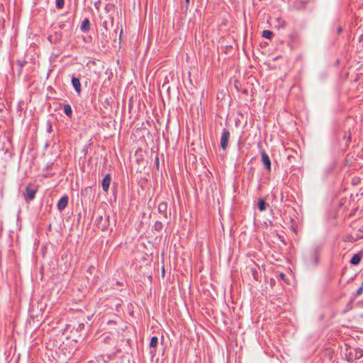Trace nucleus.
I'll list each match as a JSON object with an SVG mask.
<instances>
[{
  "label": "nucleus",
  "mask_w": 363,
  "mask_h": 363,
  "mask_svg": "<svg viewBox=\"0 0 363 363\" xmlns=\"http://www.w3.org/2000/svg\"><path fill=\"white\" fill-rule=\"evenodd\" d=\"M362 291H363V284L362 285V286H360L357 290V292H356L357 296H360L362 294Z\"/></svg>",
  "instance_id": "23"
},
{
  "label": "nucleus",
  "mask_w": 363,
  "mask_h": 363,
  "mask_svg": "<svg viewBox=\"0 0 363 363\" xmlns=\"http://www.w3.org/2000/svg\"><path fill=\"white\" fill-rule=\"evenodd\" d=\"M60 33H63L67 36H70L72 33L73 22L69 20L60 21L58 23Z\"/></svg>",
  "instance_id": "1"
},
{
  "label": "nucleus",
  "mask_w": 363,
  "mask_h": 363,
  "mask_svg": "<svg viewBox=\"0 0 363 363\" xmlns=\"http://www.w3.org/2000/svg\"><path fill=\"white\" fill-rule=\"evenodd\" d=\"M280 277H281V279H284V274H280Z\"/></svg>",
  "instance_id": "27"
},
{
  "label": "nucleus",
  "mask_w": 363,
  "mask_h": 363,
  "mask_svg": "<svg viewBox=\"0 0 363 363\" xmlns=\"http://www.w3.org/2000/svg\"><path fill=\"white\" fill-rule=\"evenodd\" d=\"M262 162L266 169L269 172L271 171V160L266 152L262 151L261 153Z\"/></svg>",
  "instance_id": "6"
},
{
  "label": "nucleus",
  "mask_w": 363,
  "mask_h": 363,
  "mask_svg": "<svg viewBox=\"0 0 363 363\" xmlns=\"http://www.w3.org/2000/svg\"><path fill=\"white\" fill-rule=\"evenodd\" d=\"M313 256L315 258V263L317 264L318 263V252L316 250L314 251Z\"/></svg>",
  "instance_id": "24"
},
{
  "label": "nucleus",
  "mask_w": 363,
  "mask_h": 363,
  "mask_svg": "<svg viewBox=\"0 0 363 363\" xmlns=\"http://www.w3.org/2000/svg\"><path fill=\"white\" fill-rule=\"evenodd\" d=\"M363 356V350L360 348H354L346 354V359L348 362H351L356 359L362 358Z\"/></svg>",
  "instance_id": "3"
},
{
  "label": "nucleus",
  "mask_w": 363,
  "mask_h": 363,
  "mask_svg": "<svg viewBox=\"0 0 363 363\" xmlns=\"http://www.w3.org/2000/svg\"><path fill=\"white\" fill-rule=\"evenodd\" d=\"M25 63H26L25 62L21 61L20 60L16 61V69L17 71L18 76H21Z\"/></svg>",
  "instance_id": "11"
},
{
  "label": "nucleus",
  "mask_w": 363,
  "mask_h": 363,
  "mask_svg": "<svg viewBox=\"0 0 363 363\" xmlns=\"http://www.w3.org/2000/svg\"><path fill=\"white\" fill-rule=\"evenodd\" d=\"M72 84L73 87L74 88L75 91H77V93L78 94H80V93L82 91V89H81V83H80L79 79L73 76L72 77Z\"/></svg>",
  "instance_id": "9"
},
{
  "label": "nucleus",
  "mask_w": 363,
  "mask_h": 363,
  "mask_svg": "<svg viewBox=\"0 0 363 363\" xmlns=\"http://www.w3.org/2000/svg\"><path fill=\"white\" fill-rule=\"evenodd\" d=\"M95 224L97 228L100 229L101 230H106L110 225L109 216L105 215V216H98L96 219Z\"/></svg>",
  "instance_id": "2"
},
{
  "label": "nucleus",
  "mask_w": 363,
  "mask_h": 363,
  "mask_svg": "<svg viewBox=\"0 0 363 363\" xmlns=\"http://www.w3.org/2000/svg\"><path fill=\"white\" fill-rule=\"evenodd\" d=\"M361 238H363V228L359 229V233L356 235L354 240H356Z\"/></svg>",
  "instance_id": "22"
},
{
  "label": "nucleus",
  "mask_w": 363,
  "mask_h": 363,
  "mask_svg": "<svg viewBox=\"0 0 363 363\" xmlns=\"http://www.w3.org/2000/svg\"><path fill=\"white\" fill-rule=\"evenodd\" d=\"M158 344V338L156 336H153L151 337L150 347H156Z\"/></svg>",
  "instance_id": "19"
},
{
  "label": "nucleus",
  "mask_w": 363,
  "mask_h": 363,
  "mask_svg": "<svg viewBox=\"0 0 363 363\" xmlns=\"http://www.w3.org/2000/svg\"><path fill=\"white\" fill-rule=\"evenodd\" d=\"M230 137V131L226 128L223 129L221 137H220V147L223 150H225L228 147Z\"/></svg>",
  "instance_id": "4"
},
{
  "label": "nucleus",
  "mask_w": 363,
  "mask_h": 363,
  "mask_svg": "<svg viewBox=\"0 0 363 363\" xmlns=\"http://www.w3.org/2000/svg\"><path fill=\"white\" fill-rule=\"evenodd\" d=\"M30 185H28L26 188V191L24 193L25 199L26 201H32L35 199L37 190L33 188H30Z\"/></svg>",
  "instance_id": "5"
},
{
  "label": "nucleus",
  "mask_w": 363,
  "mask_h": 363,
  "mask_svg": "<svg viewBox=\"0 0 363 363\" xmlns=\"http://www.w3.org/2000/svg\"><path fill=\"white\" fill-rule=\"evenodd\" d=\"M190 0H185V2L186 4V7H188V5L189 4Z\"/></svg>",
  "instance_id": "26"
},
{
  "label": "nucleus",
  "mask_w": 363,
  "mask_h": 363,
  "mask_svg": "<svg viewBox=\"0 0 363 363\" xmlns=\"http://www.w3.org/2000/svg\"><path fill=\"white\" fill-rule=\"evenodd\" d=\"M342 31V28L341 26H338L337 29V34H340Z\"/></svg>",
  "instance_id": "25"
},
{
  "label": "nucleus",
  "mask_w": 363,
  "mask_h": 363,
  "mask_svg": "<svg viewBox=\"0 0 363 363\" xmlns=\"http://www.w3.org/2000/svg\"><path fill=\"white\" fill-rule=\"evenodd\" d=\"M167 203L166 202H161L158 205V211L163 215L164 218H167Z\"/></svg>",
  "instance_id": "10"
},
{
  "label": "nucleus",
  "mask_w": 363,
  "mask_h": 363,
  "mask_svg": "<svg viewBox=\"0 0 363 363\" xmlns=\"http://www.w3.org/2000/svg\"><path fill=\"white\" fill-rule=\"evenodd\" d=\"M250 273L252 275L253 278L257 281L258 280V270L257 268L251 267L250 269Z\"/></svg>",
  "instance_id": "18"
},
{
  "label": "nucleus",
  "mask_w": 363,
  "mask_h": 363,
  "mask_svg": "<svg viewBox=\"0 0 363 363\" xmlns=\"http://www.w3.org/2000/svg\"><path fill=\"white\" fill-rule=\"evenodd\" d=\"M361 259H362V256L360 255L355 254L352 257L350 262L352 265H357L360 262Z\"/></svg>",
  "instance_id": "14"
},
{
  "label": "nucleus",
  "mask_w": 363,
  "mask_h": 363,
  "mask_svg": "<svg viewBox=\"0 0 363 363\" xmlns=\"http://www.w3.org/2000/svg\"><path fill=\"white\" fill-rule=\"evenodd\" d=\"M65 5V0H56V8L62 9Z\"/></svg>",
  "instance_id": "21"
},
{
  "label": "nucleus",
  "mask_w": 363,
  "mask_h": 363,
  "mask_svg": "<svg viewBox=\"0 0 363 363\" xmlns=\"http://www.w3.org/2000/svg\"><path fill=\"white\" fill-rule=\"evenodd\" d=\"M64 113L65 115L69 118L72 116V107L69 104L64 105Z\"/></svg>",
  "instance_id": "16"
},
{
  "label": "nucleus",
  "mask_w": 363,
  "mask_h": 363,
  "mask_svg": "<svg viewBox=\"0 0 363 363\" xmlns=\"http://www.w3.org/2000/svg\"><path fill=\"white\" fill-rule=\"evenodd\" d=\"M267 206H269L268 203H267L263 199H259L258 201L257 207L260 211H264Z\"/></svg>",
  "instance_id": "15"
},
{
  "label": "nucleus",
  "mask_w": 363,
  "mask_h": 363,
  "mask_svg": "<svg viewBox=\"0 0 363 363\" xmlns=\"http://www.w3.org/2000/svg\"><path fill=\"white\" fill-rule=\"evenodd\" d=\"M273 35H274V34L271 30H264L262 31V36L265 38L271 39L273 37Z\"/></svg>",
  "instance_id": "17"
},
{
  "label": "nucleus",
  "mask_w": 363,
  "mask_h": 363,
  "mask_svg": "<svg viewBox=\"0 0 363 363\" xmlns=\"http://www.w3.org/2000/svg\"><path fill=\"white\" fill-rule=\"evenodd\" d=\"M117 284H118V285H121V282H119V281H117Z\"/></svg>",
  "instance_id": "28"
},
{
  "label": "nucleus",
  "mask_w": 363,
  "mask_h": 363,
  "mask_svg": "<svg viewBox=\"0 0 363 363\" xmlns=\"http://www.w3.org/2000/svg\"><path fill=\"white\" fill-rule=\"evenodd\" d=\"M111 181V177L110 174H107L102 180V182H101L102 188H103V190L106 193L108 191Z\"/></svg>",
  "instance_id": "8"
},
{
  "label": "nucleus",
  "mask_w": 363,
  "mask_h": 363,
  "mask_svg": "<svg viewBox=\"0 0 363 363\" xmlns=\"http://www.w3.org/2000/svg\"><path fill=\"white\" fill-rule=\"evenodd\" d=\"M90 29V22L88 18H85L81 25V30L84 32H86Z\"/></svg>",
  "instance_id": "13"
},
{
  "label": "nucleus",
  "mask_w": 363,
  "mask_h": 363,
  "mask_svg": "<svg viewBox=\"0 0 363 363\" xmlns=\"http://www.w3.org/2000/svg\"><path fill=\"white\" fill-rule=\"evenodd\" d=\"M62 37V33L55 32V36L50 35L48 39L50 42L57 43L61 40Z\"/></svg>",
  "instance_id": "12"
},
{
  "label": "nucleus",
  "mask_w": 363,
  "mask_h": 363,
  "mask_svg": "<svg viewBox=\"0 0 363 363\" xmlns=\"http://www.w3.org/2000/svg\"><path fill=\"white\" fill-rule=\"evenodd\" d=\"M69 201V197L67 195H65L60 198L57 203V208L60 211H63L67 206Z\"/></svg>",
  "instance_id": "7"
},
{
  "label": "nucleus",
  "mask_w": 363,
  "mask_h": 363,
  "mask_svg": "<svg viewBox=\"0 0 363 363\" xmlns=\"http://www.w3.org/2000/svg\"><path fill=\"white\" fill-rule=\"evenodd\" d=\"M163 228V225L160 221H156L154 225V229L157 231H160Z\"/></svg>",
  "instance_id": "20"
}]
</instances>
